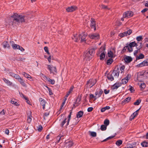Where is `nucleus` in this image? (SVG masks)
Listing matches in <instances>:
<instances>
[{
    "label": "nucleus",
    "mask_w": 148,
    "mask_h": 148,
    "mask_svg": "<svg viewBox=\"0 0 148 148\" xmlns=\"http://www.w3.org/2000/svg\"><path fill=\"white\" fill-rule=\"evenodd\" d=\"M48 69L50 71V73L55 74L57 73V70L55 67L51 65H48Z\"/></svg>",
    "instance_id": "39448f33"
},
{
    "label": "nucleus",
    "mask_w": 148,
    "mask_h": 148,
    "mask_svg": "<svg viewBox=\"0 0 148 148\" xmlns=\"http://www.w3.org/2000/svg\"><path fill=\"white\" fill-rule=\"evenodd\" d=\"M114 55L113 52L110 51H108V56L109 57L112 58Z\"/></svg>",
    "instance_id": "c85d7f7f"
},
{
    "label": "nucleus",
    "mask_w": 148,
    "mask_h": 148,
    "mask_svg": "<svg viewBox=\"0 0 148 148\" xmlns=\"http://www.w3.org/2000/svg\"><path fill=\"white\" fill-rule=\"evenodd\" d=\"M43 78L45 80L50 82L52 84H53L55 83V81L54 79H51L46 76H44Z\"/></svg>",
    "instance_id": "f3484780"
},
{
    "label": "nucleus",
    "mask_w": 148,
    "mask_h": 148,
    "mask_svg": "<svg viewBox=\"0 0 148 148\" xmlns=\"http://www.w3.org/2000/svg\"><path fill=\"white\" fill-rule=\"evenodd\" d=\"M143 75L145 78H148V69L145 71L143 73Z\"/></svg>",
    "instance_id": "a878e982"
},
{
    "label": "nucleus",
    "mask_w": 148,
    "mask_h": 148,
    "mask_svg": "<svg viewBox=\"0 0 148 148\" xmlns=\"http://www.w3.org/2000/svg\"><path fill=\"white\" fill-rule=\"evenodd\" d=\"M72 38L76 42L78 41L80 39V34L78 33L74 34Z\"/></svg>",
    "instance_id": "1a4fd4ad"
},
{
    "label": "nucleus",
    "mask_w": 148,
    "mask_h": 148,
    "mask_svg": "<svg viewBox=\"0 0 148 148\" xmlns=\"http://www.w3.org/2000/svg\"><path fill=\"white\" fill-rule=\"evenodd\" d=\"M134 13L131 11H129L125 12L123 14L124 18H129L132 17Z\"/></svg>",
    "instance_id": "20e7f679"
},
{
    "label": "nucleus",
    "mask_w": 148,
    "mask_h": 148,
    "mask_svg": "<svg viewBox=\"0 0 148 148\" xmlns=\"http://www.w3.org/2000/svg\"><path fill=\"white\" fill-rule=\"evenodd\" d=\"M128 32V35H130L132 33V31L131 29H129L127 31Z\"/></svg>",
    "instance_id": "774afa93"
},
{
    "label": "nucleus",
    "mask_w": 148,
    "mask_h": 148,
    "mask_svg": "<svg viewBox=\"0 0 148 148\" xmlns=\"http://www.w3.org/2000/svg\"><path fill=\"white\" fill-rule=\"evenodd\" d=\"M86 35L84 33H82L80 34V38L81 39V42H86Z\"/></svg>",
    "instance_id": "9b49d317"
},
{
    "label": "nucleus",
    "mask_w": 148,
    "mask_h": 148,
    "mask_svg": "<svg viewBox=\"0 0 148 148\" xmlns=\"http://www.w3.org/2000/svg\"><path fill=\"white\" fill-rule=\"evenodd\" d=\"M22 74L25 77H26L28 79L32 78V77H31V76L29 75L28 74L26 73L25 72L23 73H22Z\"/></svg>",
    "instance_id": "c756f323"
},
{
    "label": "nucleus",
    "mask_w": 148,
    "mask_h": 148,
    "mask_svg": "<svg viewBox=\"0 0 148 148\" xmlns=\"http://www.w3.org/2000/svg\"><path fill=\"white\" fill-rule=\"evenodd\" d=\"M101 8H102L104 9H107L108 10H109L110 9L109 8H108L107 6L103 4L101 5Z\"/></svg>",
    "instance_id": "8fccbe9b"
},
{
    "label": "nucleus",
    "mask_w": 148,
    "mask_h": 148,
    "mask_svg": "<svg viewBox=\"0 0 148 148\" xmlns=\"http://www.w3.org/2000/svg\"><path fill=\"white\" fill-rule=\"evenodd\" d=\"M16 79H17L18 80L19 79L21 78V77L17 74H15L14 76V77Z\"/></svg>",
    "instance_id": "49530a36"
},
{
    "label": "nucleus",
    "mask_w": 148,
    "mask_h": 148,
    "mask_svg": "<svg viewBox=\"0 0 148 148\" xmlns=\"http://www.w3.org/2000/svg\"><path fill=\"white\" fill-rule=\"evenodd\" d=\"M112 75L115 78H117L119 75V70H114L113 71L112 73Z\"/></svg>",
    "instance_id": "dca6fc26"
},
{
    "label": "nucleus",
    "mask_w": 148,
    "mask_h": 148,
    "mask_svg": "<svg viewBox=\"0 0 148 148\" xmlns=\"http://www.w3.org/2000/svg\"><path fill=\"white\" fill-rule=\"evenodd\" d=\"M124 60L126 62L129 63L132 61V59L131 57L127 56L125 58Z\"/></svg>",
    "instance_id": "5701e85b"
},
{
    "label": "nucleus",
    "mask_w": 148,
    "mask_h": 148,
    "mask_svg": "<svg viewBox=\"0 0 148 148\" xmlns=\"http://www.w3.org/2000/svg\"><path fill=\"white\" fill-rule=\"evenodd\" d=\"M77 9V7L75 6H71L67 8L66 10L68 12H71L76 10Z\"/></svg>",
    "instance_id": "f8f14e48"
},
{
    "label": "nucleus",
    "mask_w": 148,
    "mask_h": 148,
    "mask_svg": "<svg viewBox=\"0 0 148 148\" xmlns=\"http://www.w3.org/2000/svg\"><path fill=\"white\" fill-rule=\"evenodd\" d=\"M113 61V60L112 58H110L107 60V64L108 65L110 64Z\"/></svg>",
    "instance_id": "473e14b6"
},
{
    "label": "nucleus",
    "mask_w": 148,
    "mask_h": 148,
    "mask_svg": "<svg viewBox=\"0 0 148 148\" xmlns=\"http://www.w3.org/2000/svg\"><path fill=\"white\" fill-rule=\"evenodd\" d=\"M83 114V112L79 111V112L77 114V118H79L82 116Z\"/></svg>",
    "instance_id": "cd10ccee"
},
{
    "label": "nucleus",
    "mask_w": 148,
    "mask_h": 148,
    "mask_svg": "<svg viewBox=\"0 0 148 148\" xmlns=\"http://www.w3.org/2000/svg\"><path fill=\"white\" fill-rule=\"evenodd\" d=\"M130 75L128 74L127 75L126 77L122 80V83L123 84H126L128 82V80L130 79Z\"/></svg>",
    "instance_id": "2eb2a0df"
},
{
    "label": "nucleus",
    "mask_w": 148,
    "mask_h": 148,
    "mask_svg": "<svg viewBox=\"0 0 148 148\" xmlns=\"http://www.w3.org/2000/svg\"><path fill=\"white\" fill-rule=\"evenodd\" d=\"M103 93V91L101 90H100L98 92L97 91L95 93V95L96 96L95 99L100 97Z\"/></svg>",
    "instance_id": "a211bd4d"
},
{
    "label": "nucleus",
    "mask_w": 148,
    "mask_h": 148,
    "mask_svg": "<svg viewBox=\"0 0 148 148\" xmlns=\"http://www.w3.org/2000/svg\"><path fill=\"white\" fill-rule=\"evenodd\" d=\"M73 145V143L72 141L66 140L65 141L64 147L65 148H69L71 147Z\"/></svg>",
    "instance_id": "9d476101"
},
{
    "label": "nucleus",
    "mask_w": 148,
    "mask_h": 148,
    "mask_svg": "<svg viewBox=\"0 0 148 148\" xmlns=\"http://www.w3.org/2000/svg\"><path fill=\"white\" fill-rule=\"evenodd\" d=\"M32 116L31 115V112H30V115H29L27 118V121L28 123H30L31 122V121L32 119Z\"/></svg>",
    "instance_id": "2f4dec72"
},
{
    "label": "nucleus",
    "mask_w": 148,
    "mask_h": 148,
    "mask_svg": "<svg viewBox=\"0 0 148 148\" xmlns=\"http://www.w3.org/2000/svg\"><path fill=\"white\" fill-rule=\"evenodd\" d=\"M10 45L12 46V48L14 49H18V48L19 47V45L14 43L13 41H10Z\"/></svg>",
    "instance_id": "4468645a"
},
{
    "label": "nucleus",
    "mask_w": 148,
    "mask_h": 148,
    "mask_svg": "<svg viewBox=\"0 0 148 148\" xmlns=\"http://www.w3.org/2000/svg\"><path fill=\"white\" fill-rule=\"evenodd\" d=\"M89 37L90 38L95 40L99 39V35L97 33L91 34L89 35Z\"/></svg>",
    "instance_id": "423d86ee"
},
{
    "label": "nucleus",
    "mask_w": 148,
    "mask_h": 148,
    "mask_svg": "<svg viewBox=\"0 0 148 148\" xmlns=\"http://www.w3.org/2000/svg\"><path fill=\"white\" fill-rule=\"evenodd\" d=\"M95 49L92 48L89 50L88 52H85L84 54V60L89 61L92 57L93 54L95 53Z\"/></svg>",
    "instance_id": "f03ea898"
},
{
    "label": "nucleus",
    "mask_w": 148,
    "mask_h": 148,
    "mask_svg": "<svg viewBox=\"0 0 148 148\" xmlns=\"http://www.w3.org/2000/svg\"><path fill=\"white\" fill-rule=\"evenodd\" d=\"M122 141L121 140H117L116 143V145L118 146H120L122 144Z\"/></svg>",
    "instance_id": "f704fd0d"
},
{
    "label": "nucleus",
    "mask_w": 148,
    "mask_h": 148,
    "mask_svg": "<svg viewBox=\"0 0 148 148\" xmlns=\"http://www.w3.org/2000/svg\"><path fill=\"white\" fill-rule=\"evenodd\" d=\"M133 48L130 46L128 45H127L124 47L122 51V52H124L125 51H127V52H131L133 51Z\"/></svg>",
    "instance_id": "0eeeda50"
},
{
    "label": "nucleus",
    "mask_w": 148,
    "mask_h": 148,
    "mask_svg": "<svg viewBox=\"0 0 148 148\" xmlns=\"http://www.w3.org/2000/svg\"><path fill=\"white\" fill-rule=\"evenodd\" d=\"M48 89V90L49 91V94L50 95H53V93L51 91V89H50L47 86L46 87Z\"/></svg>",
    "instance_id": "bf43d9fd"
},
{
    "label": "nucleus",
    "mask_w": 148,
    "mask_h": 148,
    "mask_svg": "<svg viewBox=\"0 0 148 148\" xmlns=\"http://www.w3.org/2000/svg\"><path fill=\"white\" fill-rule=\"evenodd\" d=\"M141 100H137L136 102L134 103V104L135 105H138L140 103Z\"/></svg>",
    "instance_id": "79ce46f5"
},
{
    "label": "nucleus",
    "mask_w": 148,
    "mask_h": 148,
    "mask_svg": "<svg viewBox=\"0 0 148 148\" xmlns=\"http://www.w3.org/2000/svg\"><path fill=\"white\" fill-rule=\"evenodd\" d=\"M71 117V115H69L68 116L69 118H68V119L67 122V123H66V125H69V121L70 120Z\"/></svg>",
    "instance_id": "13d9d810"
},
{
    "label": "nucleus",
    "mask_w": 148,
    "mask_h": 148,
    "mask_svg": "<svg viewBox=\"0 0 148 148\" xmlns=\"http://www.w3.org/2000/svg\"><path fill=\"white\" fill-rule=\"evenodd\" d=\"M3 79L5 82L8 85L10 86L12 85V83L8 80L7 79L4 78H3Z\"/></svg>",
    "instance_id": "4be33fe9"
},
{
    "label": "nucleus",
    "mask_w": 148,
    "mask_h": 148,
    "mask_svg": "<svg viewBox=\"0 0 148 148\" xmlns=\"http://www.w3.org/2000/svg\"><path fill=\"white\" fill-rule=\"evenodd\" d=\"M49 114V112H45L44 114V118L45 119V116H47Z\"/></svg>",
    "instance_id": "4d7b16f0"
},
{
    "label": "nucleus",
    "mask_w": 148,
    "mask_h": 148,
    "mask_svg": "<svg viewBox=\"0 0 148 148\" xmlns=\"http://www.w3.org/2000/svg\"><path fill=\"white\" fill-rule=\"evenodd\" d=\"M93 108L92 107H89L88 108L87 110L88 112H90L92 111L93 110Z\"/></svg>",
    "instance_id": "69168bd1"
},
{
    "label": "nucleus",
    "mask_w": 148,
    "mask_h": 148,
    "mask_svg": "<svg viewBox=\"0 0 148 148\" xmlns=\"http://www.w3.org/2000/svg\"><path fill=\"white\" fill-rule=\"evenodd\" d=\"M141 145L143 147H146L148 146V143L145 142H143L141 144Z\"/></svg>",
    "instance_id": "e433bc0d"
},
{
    "label": "nucleus",
    "mask_w": 148,
    "mask_h": 148,
    "mask_svg": "<svg viewBox=\"0 0 148 148\" xmlns=\"http://www.w3.org/2000/svg\"><path fill=\"white\" fill-rule=\"evenodd\" d=\"M18 81L19 82L20 84L23 86L25 87H27V86L25 82V81H24L22 78H21L19 79L18 80Z\"/></svg>",
    "instance_id": "412c9836"
},
{
    "label": "nucleus",
    "mask_w": 148,
    "mask_h": 148,
    "mask_svg": "<svg viewBox=\"0 0 148 148\" xmlns=\"http://www.w3.org/2000/svg\"><path fill=\"white\" fill-rule=\"evenodd\" d=\"M107 128L106 126L105 125H102L101 126L100 129L102 131L105 130Z\"/></svg>",
    "instance_id": "c9c22d12"
},
{
    "label": "nucleus",
    "mask_w": 148,
    "mask_h": 148,
    "mask_svg": "<svg viewBox=\"0 0 148 148\" xmlns=\"http://www.w3.org/2000/svg\"><path fill=\"white\" fill-rule=\"evenodd\" d=\"M125 68V66H122L120 68V70L121 71V72H122L124 71Z\"/></svg>",
    "instance_id": "e2e57ef3"
},
{
    "label": "nucleus",
    "mask_w": 148,
    "mask_h": 148,
    "mask_svg": "<svg viewBox=\"0 0 148 148\" xmlns=\"http://www.w3.org/2000/svg\"><path fill=\"white\" fill-rule=\"evenodd\" d=\"M131 99V97H130L126 98L122 102L123 103L124 102H126V103H128L130 101Z\"/></svg>",
    "instance_id": "72a5a7b5"
},
{
    "label": "nucleus",
    "mask_w": 148,
    "mask_h": 148,
    "mask_svg": "<svg viewBox=\"0 0 148 148\" xmlns=\"http://www.w3.org/2000/svg\"><path fill=\"white\" fill-rule=\"evenodd\" d=\"M146 66H148V62L146 60H145L140 64L137 65L136 66L137 67H139Z\"/></svg>",
    "instance_id": "ddd939ff"
},
{
    "label": "nucleus",
    "mask_w": 148,
    "mask_h": 148,
    "mask_svg": "<svg viewBox=\"0 0 148 148\" xmlns=\"http://www.w3.org/2000/svg\"><path fill=\"white\" fill-rule=\"evenodd\" d=\"M142 37L141 36H138L136 37V39L138 41H140L142 39Z\"/></svg>",
    "instance_id": "de8ad7c7"
},
{
    "label": "nucleus",
    "mask_w": 148,
    "mask_h": 148,
    "mask_svg": "<svg viewBox=\"0 0 148 148\" xmlns=\"http://www.w3.org/2000/svg\"><path fill=\"white\" fill-rule=\"evenodd\" d=\"M144 58V56L142 54H140L139 56H136V60L142 59Z\"/></svg>",
    "instance_id": "bb28decb"
},
{
    "label": "nucleus",
    "mask_w": 148,
    "mask_h": 148,
    "mask_svg": "<svg viewBox=\"0 0 148 148\" xmlns=\"http://www.w3.org/2000/svg\"><path fill=\"white\" fill-rule=\"evenodd\" d=\"M67 99V98H66L64 97V101L62 102V105L61 106V108L64 105L65 103V101Z\"/></svg>",
    "instance_id": "6e6d98bb"
},
{
    "label": "nucleus",
    "mask_w": 148,
    "mask_h": 148,
    "mask_svg": "<svg viewBox=\"0 0 148 148\" xmlns=\"http://www.w3.org/2000/svg\"><path fill=\"white\" fill-rule=\"evenodd\" d=\"M133 147V146L130 144H128L126 147L124 148H132Z\"/></svg>",
    "instance_id": "3c124183"
},
{
    "label": "nucleus",
    "mask_w": 148,
    "mask_h": 148,
    "mask_svg": "<svg viewBox=\"0 0 148 148\" xmlns=\"http://www.w3.org/2000/svg\"><path fill=\"white\" fill-rule=\"evenodd\" d=\"M66 118L64 119V120L62 122L61 124V126L62 127L64 124L66 123Z\"/></svg>",
    "instance_id": "864d4df0"
},
{
    "label": "nucleus",
    "mask_w": 148,
    "mask_h": 148,
    "mask_svg": "<svg viewBox=\"0 0 148 148\" xmlns=\"http://www.w3.org/2000/svg\"><path fill=\"white\" fill-rule=\"evenodd\" d=\"M119 36L121 37H123L125 36H126V34L124 32L120 33L119 34Z\"/></svg>",
    "instance_id": "603ef678"
},
{
    "label": "nucleus",
    "mask_w": 148,
    "mask_h": 148,
    "mask_svg": "<svg viewBox=\"0 0 148 148\" xmlns=\"http://www.w3.org/2000/svg\"><path fill=\"white\" fill-rule=\"evenodd\" d=\"M42 129V125H40L38 127V130L39 132H41Z\"/></svg>",
    "instance_id": "5fc2aeb1"
},
{
    "label": "nucleus",
    "mask_w": 148,
    "mask_h": 148,
    "mask_svg": "<svg viewBox=\"0 0 148 148\" xmlns=\"http://www.w3.org/2000/svg\"><path fill=\"white\" fill-rule=\"evenodd\" d=\"M120 85H118V84H114V85L112 86V88L113 89H117V88L119 86H120Z\"/></svg>",
    "instance_id": "ea45409f"
},
{
    "label": "nucleus",
    "mask_w": 148,
    "mask_h": 148,
    "mask_svg": "<svg viewBox=\"0 0 148 148\" xmlns=\"http://www.w3.org/2000/svg\"><path fill=\"white\" fill-rule=\"evenodd\" d=\"M105 57V54L104 53V52L102 53L100 56V59L101 60H102L104 59Z\"/></svg>",
    "instance_id": "7c9ffc66"
},
{
    "label": "nucleus",
    "mask_w": 148,
    "mask_h": 148,
    "mask_svg": "<svg viewBox=\"0 0 148 148\" xmlns=\"http://www.w3.org/2000/svg\"><path fill=\"white\" fill-rule=\"evenodd\" d=\"M141 48V47H139L138 50H135L134 53V55L135 56H136V55L139 51H140V49Z\"/></svg>",
    "instance_id": "58836bf2"
},
{
    "label": "nucleus",
    "mask_w": 148,
    "mask_h": 148,
    "mask_svg": "<svg viewBox=\"0 0 148 148\" xmlns=\"http://www.w3.org/2000/svg\"><path fill=\"white\" fill-rule=\"evenodd\" d=\"M39 101H40V104L42 106L43 109H45L46 103L44 99H42V98H40L39 99Z\"/></svg>",
    "instance_id": "aec40b11"
},
{
    "label": "nucleus",
    "mask_w": 148,
    "mask_h": 148,
    "mask_svg": "<svg viewBox=\"0 0 148 148\" xmlns=\"http://www.w3.org/2000/svg\"><path fill=\"white\" fill-rule=\"evenodd\" d=\"M90 135L92 137H96L97 135L96 133L95 132H90Z\"/></svg>",
    "instance_id": "a18cd8bd"
},
{
    "label": "nucleus",
    "mask_w": 148,
    "mask_h": 148,
    "mask_svg": "<svg viewBox=\"0 0 148 148\" xmlns=\"http://www.w3.org/2000/svg\"><path fill=\"white\" fill-rule=\"evenodd\" d=\"M27 19H28L27 16L15 13L11 16L9 23L10 25L16 26L24 22Z\"/></svg>",
    "instance_id": "f257e3e1"
},
{
    "label": "nucleus",
    "mask_w": 148,
    "mask_h": 148,
    "mask_svg": "<svg viewBox=\"0 0 148 148\" xmlns=\"http://www.w3.org/2000/svg\"><path fill=\"white\" fill-rule=\"evenodd\" d=\"M128 45L130 46L132 48L135 46H136V47H137V46L138 45V44H136L135 42H132L130 43Z\"/></svg>",
    "instance_id": "b1692460"
},
{
    "label": "nucleus",
    "mask_w": 148,
    "mask_h": 148,
    "mask_svg": "<svg viewBox=\"0 0 148 148\" xmlns=\"http://www.w3.org/2000/svg\"><path fill=\"white\" fill-rule=\"evenodd\" d=\"M145 87V85L144 83H143L140 84V87L142 89L144 88Z\"/></svg>",
    "instance_id": "09e8293b"
},
{
    "label": "nucleus",
    "mask_w": 148,
    "mask_h": 148,
    "mask_svg": "<svg viewBox=\"0 0 148 148\" xmlns=\"http://www.w3.org/2000/svg\"><path fill=\"white\" fill-rule=\"evenodd\" d=\"M96 80L95 79H90L87 82V87L89 88L92 87L96 84Z\"/></svg>",
    "instance_id": "7ed1b4c3"
},
{
    "label": "nucleus",
    "mask_w": 148,
    "mask_h": 148,
    "mask_svg": "<svg viewBox=\"0 0 148 148\" xmlns=\"http://www.w3.org/2000/svg\"><path fill=\"white\" fill-rule=\"evenodd\" d=\"M114 136H109V137H108L107 138H106V139L104 140H103L102 141V142L106 141L108 140L111 139L112 138H113L114 137Z\"/></svg>",
    "instance_id": "4c0bfd02"
},
{
    "label": "nucleus",
    "mask_w": 148,
    "mask_h": 148,
    "mask_svg": "<svg viewBox=\"0 0 148 148\" xmlns=\"http://www.w3.org/2000/svg\"><path fill=\"white\" fill-rule=\"evenodd\" d=\"M91 24H90V27L92 29H94V31H95L96 28V22L95 19L91 18V20H90Z\"/></svg>",
    "instance_id": "6e6552de"
},
{
    "label": "nucleus",
    "mask_w": 148,
    "mask_h": 148,
    "mask_svg": "<svg viewBox=\"0 0 148 148\" xmlns=\"http://www.w3.org/2000/svg\"><path fill=\"white\" fill-rule=\"evenodd\" d=\"M20 96L21 97H23L25 99H27V97H26L25 96V95H24L23 94H22V93H20Z\"/></svg>",
    "instance_id": "0e129e2a"
},
{
    "label": "nucleus",
    "mask_w": 148,
    "mask_h": 148,
    "mask_svg": "<svg viewBox=\"0 0 148 148\" xmlns=\"http://www.w3.org/2000/svg\"><path fill=\"white\" fill-rule=\"evenodd\" d=\"M5 111L4 109H3L0 112V114H1L2 115H5Z\"/></svg>",
    "instance_id": "680f3d73"
},
{
    "label": "nucleus",
    "mask_w": 148,
    "mask_h": 148,
    "mask_svg": "<svg viewBox=\"0 0 148 148\" xmlns=\"http://www.w3.org/2000/svg\"><path fill=\"white\" fill-rule=\"evenodd\" d=\"M90 98H94L95 99V100H96L95 99V98H96V96H94V95H92V94H91L90 95Z\"/></svg>",
    "instance_id": "338daca9"
},
{
    "label": "nucleus",
    "mask_w": 148,
    "mask_h": 148,
    "mask_svg": "<svg viewBox=\"0 0 148 148\" xmlns=\"http://www.w3.org/2000/svg\"><path fill=\"white\" fill-rule=\"evenodd\" d=\"M2 45L4 48H7L8 49H10V47L7 41H5L3 42Z\"/></svg>",
    "instance_id": "6ab92c4d"
},
{
    "label": "nucleus",
    "mask_w": 148,
    "mask_h": 148,
    "mask_svg": "<svg viewBox=\"0 0 148 148\" xmlns=\"http://www.w3.org/2000/svg\"><path fill=\"white\" fill-rule=\"evenodd\" d=\"M11 102L12 104H14L16 106H18V105L16 101L13 99L11 100Z\"/></svg>",
    "instance_id": "c03bdc74"
},
{
    "label": "nucleus",
    "mask_w": 148,
    "mask_h": 148,
    "mask_svg": "<svg viewBox=\"0 0 148 148\" xmlns=\"http://www.w3.org/2000/svg\"><path fill=\"white\" fill-rule=\"evenodd\" d=\"M107 77L109 80L111 81H113L114 79V76L112 75V74H108L107 76Z\"/></svg>",
    "instance_id": "393cba45"
},
{
    "label": "nucleus",
    "mask_w": 148,
    "mask_h": 148,
    "mask_svg": "<svg viewBox=\"0 0 148 148\" xmlns=\"http://www.w3.org/2000/svg\"><path fill=\"white\" fill-rule=\"evenodd\" d=\"M18 49L20 50L22 52L23 51L25 50V49H23L22 47H21L20 46H19V47L18 48Z\"/></svg>",
    "instance_id": "052dcab7"
},
{
    "label": "nucleus",
    "mask_w": 148,
    "mask_h": 148,
    "mask_svg": "<svg viewBox=\"0 0 148 148\" xmlns=\"http://www.w3.org/2000/svg\"><path fill=\"white\" fill-rule=\"evenodd\" d=\"M44 49L45 51L47 52V53L49 55L50 54V53L49 52L48 49L47 47H44Z\"/></svg>",
    "instance_id": "37998d69"
},
{
    "label": "nucleus",
    "mask_w": 148,
    "mask_h": 148,
    "mask_svg": "<svg viewBox=\"0 0 148 148\" xmlns=\"http://www.w3.org/2000/svg\"><path fill=\"white\" fill-rule=\"evenodd\" d=\"M104 123L106 126H107L109 124V120L107 119H106L104 121Z\"/></svg>",
    "instance_id": "a19ab883"
}]
</instances>
